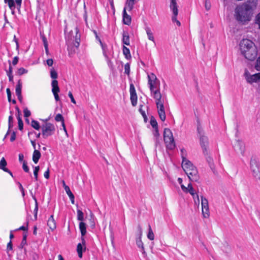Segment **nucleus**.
Returning a JSON list of instances; mask_svg holds the SVG:
<instances>
[{"label": "nucleus", "instance_id": "1", "mask_svg": "<svg viewBox=\"0 0 260 260\" xmlns=\"http://www.w3.org/2000/svg\"><path fill=\"white\" fill-rule=\"evenodd\" d=\"M240 50L241 54L249 60H254L257 55V50L253 42L249 39H243L240 44Z\"/></svg>", "mask_w": 260, "mask_h": 260}, {"label": "nucleus", "instance_id": "2", "mask_svg": "<svg viewBox=\"0 0 260 260\" xmlns=\"http://www.w3.org/2000/svg\"><path fill=\"white\" fill-rule=\"evenodd\" d=\"M252 14V8L249 4H244L239 6L236 9L237 21L242 23L249 21Z\"/></svg>", "mask_w": 260, "mask_h": 260}, {"label": "nucleus", "instance_id": "3", "mask_svg": "<svg viewBox=\"0 0 260 260\" xmlns=\"http://www.w3.org/2000/svg\"><path fill=\"white\" fill-rule=\"evenodd\" d=\"M140 0H126L125 6L123 10V23L129 25L131 23V17L128 15L126 12L127 10L128 11H131L134 5Z\"/></svg>", "mask_w": 260, "mask_h": 260}, {"label": "nucleus", "instance_id": "4", "mask_svg": "<svg viewBox=\"0 0 260 260\" xmlns=\"http://www.w3.org/2000/svg\"><path fill=\"white\" fill-rule=\"evenodd\" d=\"M250 170L253 177L260 180V163L255 157L252 156L250 159Z\"/></svg>", "mask_w": 260, "mask_h": 260}, {"label": "nucleus", "instance_id": "5", "mask_svg": "<svg viewBox=\"0 0 260 260\" xmlns=\"http://www.w3.org/2000/svg\"><path fill=\"white\" fill-rule=\"evenodd\" d=\"M164 139L167 149L172 150L175 147L173 134L169 128L164 129Z\"/></svg>", "mask_w": 260, "mask_h": 260}, {"label": "nucleus", "instance_id": "6", "mask_svg": "<svg viewBox=\"0 0 260 260\" xmlns=\"http://www.w3.org/2000/svg\"><path fill=\"white\" fill-rule=\"evenodd\" d=\"M42 135L44 138L54 134L55 127L54 124L50 122H45L41 126Z\"/></svg>", "mask_w": 260, "mask_h": 260}, {"label": "nucleus", "instance_id": "7", "mask_svg": "<svg viewBox=\"0 0 260 260\" xmlns=\"http://www.w3.org/2000/svg\"><path fill=\"white\" fill-rule=\"evenodd\" d=\"M197 130L200 138V145L202 148L203 153L204 155H207L208 138L204 135L203 131L199 126L198 127Z\"/></svg>", "mask_w": 260, "mask_h": 260}, {"label": "nucleus", "instance_id": "8", "mask_svg": "<svg viewBox=\"0 0 260 260\" xmlns=\"http://www.w3.org/2000/svg\"><path fill=\"white\" fill-rule=\"evenodd\" d=\"M148 84L150 91H153L155 89H159V81L153 73H151L150 75H148Z\"/></svg>", "mask_w": 260, "mask_h": 260}, {"label": "nucleus", "instance_id": "9", "mask_svg": "<svg viewBox=\"0 0 260 260\" xmlns=\"http://www.w3.org/2000/svg\"><path fill=\"white\" fill-rule=\"evenodd\" d=\"M181 157L182 159V167L184 171V172H188L190 170L192 169V168L196 167L193 165V164L189 160H188L186 157V155L185 154L186 151L185 149H182L181 150Z\"/></svg>", "mask_w": 260, "mask_h": 260}, {"label": "nucleus", "instance_id": "10", "mask_svg": "<svg viewBox=\"0 0 260 260\" xmlns=\"http://www.w3.org/2000/svg\"><path fill=\"white\" fill-rule=\"evenodd\" d=\"M164 103V101L162 98L155 100V104L157 108V112L160 119L162 121H164L166 118Z\"/></svg>", "mask_w": 260, "mask_h": 260}, {"label": "nucleus", "instance_id": "11", "mask_svg": "<svg viewBox=\"0 0 260 260\" xmlns=\"http://www.w3.org/2000/svg\"><path fill=\"white\" fill-rule=\"evenodd\" d=\"M244 76L247 82L250 84L257 83L260 81V72L251 75L247 70H245Z\"/></svg>", "mask_w": 260, "mask_h": 260}, {"label": "nucleus", "instance_id": "12", "mask_svg": "<svg viewBox=\"0 0 260 260\" xmlns=\"http://www.w3.org/2000/svg\"><path fill=\"white\" fill-rule=\"evenodd\" d=\"M138 237L136 239V244L139 248L141 249V250L144 256H146V252L145 251L143 243L141 240V237L142 236V229L140 225L138 226Z\"/></svg>", "mask_w": 260, "mask_h": 260}, {"label": "nucleus", "instance_id": "13", "mask_svg": "<svg viewBox=\"0 0 260 260\" xmlns=\"http://www.w3.org/2000/svg\"><path fill=\"white\" fill-rule=\"evenodd\" d=\"M201 205L202 214L204 218H208L209 217V209L208 205V201L204 197H201Z\"/></svg>", "mask_w": 260, "mask_h": 260}, {"label": "nucleus", "instance_id": "14", "mask_svg": "<svg viewBox=\"0 0 260 260\" xmlns=\"http://www.w3.org/2000/svg\"><path fill=\"white\" fill-rule=\"evenodd\" d=\"M189 179L191 181H198L199 179V176L198 175V172L196 168L194 167L192 169L190 170L188 172H185Z\"/></svg>", "mask_w": 260, "mask_h": 260}, {"label": "nucleus", "instance_id": "15", "mask_svg": "<svg viewBox=\"0 0 260 260\" xmlns=\"http://www.w3.org/2000/svg\"><path fill=\"white\" fill-rule=\"evenodd\" d=\"M130 99L132 105L136 106L137 104V95L135 90V87L133 83H131L129 85Z\"/></svg>", "mask_w": 260, "mask_h": 260}, {"label": "nucleus", "instance_id": "16", "mask_svg": "<svg viewBox=\"0 0 260 260\" xmlns=\"http://www.w3.org/2000/svg\"><path fill=\"white\" fill-rule=\"evenodd\" d=\"M52 92L54 96L56 101L59 100L58 92L60 91L58 85V81L56 80H53L51 82Z\"/></svg>", "mask_w": 260, "mask_h": 260}, {"label": "nucleus", "instance_id": "17", "mask_svg": "<svg viewBox=\"0 0 260 260\" xmlns=\"http://www.w3.org/2000/svg\"><path fill=\"white\" fill-rule=\"evenodd\" d=\"M234 149L236 151L243 154L245 151V145L244 143L239 139L236 141L234 145Z\"/></svg>", "mask_w": 260, "mask_h": 260}, {"label": "nucleus", "instance_id": "18", "mask_svg": "<svg viewBox=\"0 0 260 260\" xmlns=\"http://www.w3.org/2000/svg\"><path fill=\"white\" fill-rule=\"evenodd\" d=\"M86 250L85 241L83 237H82V243H79L77 247V251L78 256L82 258L83 252Z\"/></svg>", "mask_w": 260, "mask_h": 260}, {"label": "nucleus", "instance_id": "19", "mask_svg": "<svg viewBox=\"0 0 260 260\" xmlns=\"http://www.w3.org/2000/svg\"><path fill=\"white\" fill-rule=\"evenodd\" d=\"M182 190L186 193L189 192L195 200V193L192 186L190 183L188 184L187 187H185L184 185H181Z\"/></svg>", "mask_w": 260, "mask_h": 260}, {"label": "nucleus", "instance_id": "20", "mask_svg": "<svg viewBox=\"0 0 260 260\" xmlns=\"http://www.w3.org/2000/svg\"><path fill=\"white\" fill-rule=\"evenodd\" d=\"M47 225L52 231H53L56 229V223L54 219L53 215H51L47 221Z\"/></svg>", "mask_w": 260, "mask_h": 260}, {"label": "nucleus", "instance_id": "21", "mask_svg": "<svg viewBox=\"0 0 260 260\" xmlns=\"http://www.w3.org/2000/svg\"><path fill=\"white\" fill-rule=\"evenodd\" d=\"M170 8L171 10L172 11L173 14L178 15V10L176 0L171 1Z\"/></svg>", "mask_w": 260, "mask_h": 260}, {"label": "nucleus", "instance_id": "22", "mask_svg": "<svg viewBox=\"0 0 260 260\" xmlns=\"http://www.w3.org/2000/svg\"><path fill=\"white\" fill-rule=\"evenodd\" d=\"M10 113L11 114L9 116L8 119V131L5 135V138L9 134L10 129L13 126V117L12 115V112L11 111Z\"/></svg>", "mask_w": 260, "mask_h": 260}, {"label": "nucleus", "instance_id": "23", "mask_svg": "<svg viewBox=\"0 0 260 260\" xmlns=\"http://www.w3.org/2000/svg\"><path fill=\"white\" fill-rule=\"evenodd\" d=\"M122 43L126 45H129V37L127 31H123L122 34Z\"/></svg>", "mask_w": 260, "mask_h": 260}, {"label": "nucleus", "instance_id": "24", "mask_svg": "<svg viewBox=\"0 0 260 260\" xmlns=\"http://www.w3.org/2000/svg\"><path fill=\"white\" fill-rule=\"evenodd\" d=\"M41 156L40 152L35 149L32 154V160L35 164H37Z\"/></svg>", "mask_w": 260, "mask_h": 260}, {"label": "nucleus", "instance_id": "25", "mask_svg": "<svg viewBox=\"0 0 260 260\" xmlns=\"http://www.w3.org/2000/svg\"><path fill=\"white\" fill-rule=\"evenodd\" d=\"M150 92L151 95L155 99V100H158V99H161L162 98V95L160 93L159 89H157L155 90H153V91Z\"/></svg>", "mask_w": 260, "mask_h": 260}, {"label": "nucleus", "instance_id": "26", "mask_svg": "<svg viewBox=\"0 0 260 260\" xmlns=\"http://www.w3.org/2000/svg\"><path fill=\"white\" fill-rule=\"evenodd\" d=\"M150 92L151 95L155 99V100H158V99H161L162 98V95L160 93L159 89H157L155 90H153V91Z\"/></svg>", "mask_w": 260, "mask_h": 260}, {"label": "nucleus", "instance_id": "27", "mask_svg": "<svg viewBox=\"0 0 260 260\" xmlns=\"http://www.w3.org/2000/svg\"><path fill=\"white\" fill-rule=\"evenodd\" d=\"M206 157V159L207 161L208 162L210 168L213 170L214 169V164L213 162V158L208 155V153H207V155H204Z\"/></svg>", "mask_w": 260, "mask_h": 260}, {"label": "nucleus", "instance_id": "28", "mask_svg": "<svg viewBox=\"0 0 260 260\" xmlns=\"http://www.w3.org/2000/svg\"><path fill=\"white\" fill-rule=\"evenodd\" d=\"M100 43L102 45V49L103 50V54L106 58L107 63H108L109 67L111 68V67H112V62L111 60L110 59L109 57L107 55V54L105 52V47L101 41H100Z\"/></svg>", "mask_w": 260, "mask_h": 260}, {"label": "nucleus", "instance_id": "29", "mask_svg": "<svg viewBox=\"0 0 260 260\" xmlns=\"http://www.w3.org/2000/svg\"><path fill=\"white\" fill-rule=\"evenodd\" d=\"M79 229L81 232L82 237H83L86 233V224L83 222H80L79 223Z\"/></svg>", "mask_w": 260, "mask_h": 260}, {"label": "nucleus", "instance_id": "30", "mask_svg": "<svg viewBox=\"0 0 260 260\" xmlns=\"http://www.w3.org/2000/svg\"><path fill=\"white\" fill-rule=\"evenodd\" d=\"M67 194L68 195L70 198L71 202L72 204H74V196L73 193L71 192L70 188L69 186H66L64 189Z\"/></svg>", "mask_w": 260, "mask_h": 260}, {"label": "nucleus", "instance_id": "31", "mask_svg": "<svg viewBox=\"0 0 260 260\" xmlns=\"http://www.w3.org/2000/svg\"><path fill=\"white\" fill-rule=\"evenodd\" d=\"M145 30L146 31L148 39L154 42V38L150 28L148 26L146 27Z\"/></svg>", "mask_w": 260, "mask_h": 260}, {"label": "nucleus", "instance_id": "32", "mask_svg": "<svg viewBox=\"0 0 260 260\" xmlns=\"http://www.w3.org/2000/svg\"><path fill=\"white\" fill-rule=\"evenodd\" d=\"M21 89H22V83L21 80H19L18 81L17 85L16 87L15 92L16 95H20L21 94Z\"/></svg>", "mask_w": 260, "mask_h": 260}, {"label": "nucleus", "instance_id": "33", "mask_svg": "<svg viewBox=\"0 0 260 260\" xmlns=\"http://www.w3.org/2000/svg\"><path fill=\"white\" fill-rule=\"evenodd\" d=\"M123 53L125 56V57L126 59H129L131 58V55L130 53L129 49L125 47V46H123Z\"/></svg>", "mask_w": 260, "mask_h": 260}, {"label": "nucleus", "instance_id": "34", "mask_svg": "<svg viewBox=\"0 0 260 260\" xmlns=\"http://www.w3.org/2000/svg\"><path fill=\"white\" fill-rule=\"evenodd\" d=\"M147 236L150 240H153L154 239V235L150 224L148 225V233Z\"/></svg>", "mask_w": 260, "mask_h": 260}, {"label": "nucleus", "instance_id": "35", "mask_svg": "<svg viewBox=\"0 0 260 260\" xmlns=\"http://www.w3.org/2000/svg\"><path fill=\"white\" fill-rule=\"evenodd\" d=\"M7 165V162L4 157H2L1 160H0V169L3 170L4 171L6 170V166Z\"/></svg>", "mask_w": 260, "mask_h": 260}, {"label": "nucleus", "instance_id": "36", "mask_svg": "<svg viewBox=\"0 0 260 260\" xmlns=\"http://www.w3.org/2000/svg\"><path fill=\"white\" fill-rule=\"evenodd\" d=\"M6 3H7L10 9L11 10H14L15 9V4L14 0H7L5 2Z\"/></svg>", "mask_w": 260, "mask_h": 260}, {"label": "nucleus", "instance_id": "37", "mask_svg": "<svg viewBox=\"0 0 260 260\" xmlns=\"http://www.w3.org/2000/svg\"><path fill=\"white\" fill-rule=\"evenodd\" d=\"M31 125L33 128H34L36 130H39L40 128V125L39 122L35 120H32L31 121Z\"/></svg>", "mask_w": 260, "mask_h": 260}, {"label": "nucleus", "instance_id": "38", "mask_svg": "<svg viewBox=\"0 0 260 260\" xmlns=\"http://www.w3.org/2000/svg\"><path fill=\"white\" fill-rule=\"evenodd\" d=\"M50 76H51V78L54 80H56V79L57 78V77H58L57 73L53 68L51 69Z\"/></svg>", "mask_w": 260, "mask_h": 260}, {"label": "nucleus", "instance_id": "39", "mask_svg": "<svg viewBox=\"0 0 260 260\" xmlns=\"http://www.w3.org/2000/svg\"><path fill=\"white\" fill-rule=\"evenodd\" d=\"M150 122L152 127H153L154 128H158L157 122L155 119L154 118V117L152 116L151 117Z\"/></svg>", "mask_w": 260, "mask_h": 260}, {"label": "nucleus", "instance_id": "40", "mask_svg": "<svg viewBox=\"0 0 260 260\" xmlns=\"http://www.w3.org/2000/svg\"><path fill=\"white\" fill-rule=\"evenodd\" d=\"M77 218L80 221H82L84 219L83 213L80 210H77Z\"/></svg>", "mask_w": 260, "mask_h": 260}, {"label": "nucleus", "instance_id": "41", "mask_svg": "<svg viewBox=\"0 0 260 260\" xmlns=\"http://www.w3.org/2000/svg\"><path fill=\"white\" fill-rule=\"evenodd\" d=\"M124 73L128 76L130 73V64L129 63H127L124 65Z\"/></svg>", "mask_w": 260, "mask_h": 260}, {"label": "nucleus", "instance_id": "42", "mask_svg": "<svg viewBox=\"0 0 260 260\" xmlns=\"http://www.w3.org/2000/svg\"><path fill=\"white\" fill-rule=\"evenodd\" d=\"M39 169H40L39 166H36L34 168V174L35 178L36 181L38 180V172H39Z\"/></svg>", "mask_w": 260, "mask_h": 260}, {"label": "nucleus", "instance_id": "43", "mask_svg": "<svg viewBox=\"0 0 260 260\" xmlns=\"http://www.w3.org/2000/svg\"><path fill=\"white\" fill-rule=\"evenodd\" d=\"M55 120L56 121L62 122L63 121H64V118L61 114H57L55 117Z\"/></svg>", "mask_w": 260, "mask_h": 260}, {"label": "nucleus", "instance_id": "44", "mask_svg": "<svg viewBox=\"0 0 260 260\" xmlns=\"http://www.w3.org/2000/svg\"><path fill=\"white\" fill-rule=\"evenodd\" d=\"M27 72V71L23 68H20L18 70L17 73L19 75H22Z\"/></svg>", "mask_w": 260, "mask_h": 260}, {"label": "nucleus", "instance_id": "45", "mask_svg": "<svg viewBox=\"0 0 260 260\" xmlns=\"http://www.w3.org/2000/svg\"><path fill=\"white\" fill-rule=\"evenodd\" d=\"M255 68L257 71H260V55L256 60Z\"/></svg>", "mask_w": 260, "mask_h": 260}, {"label": "nucleus", "instance_id": "46", "mask_svg": "<svg viewBox=\"0 0 260 260\" xmlns=\"http://www.w3.org/2000/svg\"><path fill=\"white\" fill-rule=\"evenodd\" d=\"M23 113L25 117H28L31 114L30 111L27 108L24 109Z\"/></svg>", "mask_w": 260, "mask_h": 260}, {"label": "nucleus", "instance_id": "47", "mask_svg": "<svg viewBox=\"0 0 260 260\" xmlns=\"http://www.w3.org/2000/svg\"><path fill=\"white\" fill-rule=\"evenodd\" d=\"M255 23L258 25L260 29V12L256 15L255 19Z\"/></svg>", "mask_w": 260, "mask_h": 260}, {"label": "nucleus", "instance_id": "48", "mask_svg": "<svg viewBox=\"0 0 260 260\" xmlns=\"http://www.w3.org/2000/svg\"><path fill=\"white\" fill-rule=\"evenodd\" d=\"M22 168H23V170L25 172H27V173L29 172V168L27 166V164H26V162L25 161L23 162Z\"/></svg>", "mask_w": 260, "mask_h": 260}, {"label": "nucleus", "instance_id": "49", "mask_svg": "<svg viewBox=\"0 0 260 260\" xmlns=\"http://www.w3.org/2000/svg\"><path fill=\"white\" fill-rule=\"evenodd\" d=\"M205 6L206 10H209L210 9L211 6L210 2L208 0H205Z\"/></svg>", "mask_w": 260, "mask_h": 260}, {"label": "nucleus", "instance_id": "50", "mask_svg": "<svg viewBox=\"0 0 260 260\" xmlns=\"http://www.w3.org/2000/svg\"><path fill=\"white\" fill-rule=\"evenodd\" d=\"M12 248H13L12 243L11 240H10V241L7 244V252H8V251L9 250H12Z\"/></svg>", "mask_w": 260, "mask_h": 260}, {"label": "nucleus", "instance_id": "51", "mask_svg": "<svg viewBox=\"0 0 260 260\" xmlns=\"http://www.w3.org/2000/svg\"><path fill=\"white\" fill-rule=\"evenodd\" d=\"M33 199H34V200L35 201V208L34 209V213H37L38 210V205L37 200L35 197H33Z\"/></svg>", "mask_w": 260, "mask_h": 260}, {"label": "nucleus", "instance_id": "52", "mask_svg": "<svg viewBox=\"0 0 260 260\" xmlns=\"http://www.w3.org/2000/svg\"><path fill=\"white\" fill-rule=\"evenodd\" d=\"M18 128L19 129L22 131L23 128V123L22 120H19V122H18Z\"/></svg>", "mask_w": 260, "mask_h": 260}, {"label": "nucleus", "instance_id": "53", "mask_svg": "<svg viewBox=\"0 0 260 260\" xmlns=\"http://www.w3.org/2000/svg\"><path fill=\"white\" fill-rule=\"evenodd\" d=\"M6 92L8 95V99L9 102H11V90L9 88H7L6 89Z\"/></svg>", "mask_w": 260, "mask_h": 260}, {"label": "nucleus", "instance_id": "54", "mask_svg": "<svg viewBox=\"0 0 260 260\" xmlns=\"http://www.w3.org/2000/svg\"><path fill=\"white\" fill-rule=\"evenodd\" d=\"M68 95L71 99V102L74 104H76V101L73 97L72 93L71 91L69 92Z\"/></svg>", "mask_w": 260, "mask_h": 260}, {"label": "nucleus", "instance_id": "55", "mask_svg": "<svg viewBox=\"0 0 260 260\" xmlns=\"http://www.w3.org/2000/svg\"><path fill=\"white\" fill-rule=\"evenodd\" d=\"M153 135L154 137H155L156 138V139L159 137V132H158V128H154V131L153 132Z\"/></svg>", "mask_w": 260, "mask_h": 260}, {"label": "nucleus", "instance_id": "56", "mask_svg": "<svg viewBox=\"0 0 260 260\" xmlns=\"http://www.w3.org/2000/svg\"><path fill=\"white\" fill-rule=\"evenodd\" d=\"M42 39L44 44V46H48V42L46 38L44 36H42Z\"/></svg>", "mask_w": 260, "mask_h": 260}, {"label": "nucleus", "instance_id": "57", "mask_svg": "<svg viewBox=\"0 0 260 260\" xmlns=\"http://www.w3.org/2000/svg\"><path fill=\"white\" fill-rule=\"evenodd\" d=\"M18 59H19V58L18 56L14 57L13 59V61H12L13 65L15 66L16 64H17V63L18 62Z\"/></svg>", "mask_w": 260, "mask_h": 260}, {"label": "nucleus", "instance_id": "58", "mask_svg": "<svg viewBox=\"0 0 260 260\" xmlns=\"http://www.w3.org/2000/svg\"><path fill=\"white\" fill-rule=\"evenodd\" d=\"M16 139V133L15 132H13L10 138V141L11 142H13Z\"/></svg>", "mask_w": 260, "mask_h": 260}, {"label": "nucleus", "instance_id": "59", "mask_svg": "<svg viewBox=\"0 0 260 260\" xmlns=\"http://www.w3.org/2000/svg\"><path fill=\"white\" fill-rule=\"evenodd\" d=\"M13 40H14V41L16 43V49L18 50V49H19V43H18V41L17 39L16 38V37L15 35H14V36Z\"/></svg>", "mask_w": 260, "mask_h": 260}, {"label": "nucleus", "instance_id": "60", "mask_svg": "<svg viewBox=\"0 0 260 260\" xmlns=\"http://www.w3.org/2000/svg\"><path fill=\"white\" fill-rule=\"evenodd\" d=\"M47 64L48 66L51 67L53 63V60L52 59H48L46 61Z\"/></svg>", "mask_w": 260, "mask_h": 260}, {"label": "nucleus", "instance_id": "61", "mask_svg": "<svg viewBox=\"0 0 260 260\" xmlns=\"http://www.w3.org/2000/svg\"><path fill=\"white\" fill-rule=\"evenodd\" d=\"M44 177L46 179H48L49 178V169H47L46 171L44 173Z\"/></svg>", "mask_w": 260, "mask_h": 260}, {"label": "nucleus", "instance_id": "62", "mask_svg": "<svg viewBox=\"0 0 260 260\" xmlns=\"http://www.w3.org/2000/svg\"><path fill=\"white\" fill-rule=\"evenodd\" d=\"M18 9H20L21 5L22 0H15Z\"/></svg>", "mask_w": 260, "mask_h": 260}, {"label": "nucleus", "instance_id": "63", "mask_svg": "<svg viewBox=\"0 0 260 260\" xmlns=\"http://www.w3.org/2000/svg\"><path fill=\"white\" fill-rule=\"evenodd\" d=\"M139 111L140 112V113H141V114L143 115V116L144 117V118H145L146 117V114H145V112L144 111H143L141 108H140L139 109Z\"/></svg>", "mask_w": 260, "mask_h": 260}, {"label": "nucleus", "instance_id": "64", "mask_svg": "<svg viewBox=\"0 0 260 260\" xmlns=\"http://www.w3.org/2000/svg\"><path fill=\"white\" fill-rule=\"evenodd\" d=\"M7 75H12V68L11 66H9V71L7 72Z\"/></svg>", "mask_w": 260, "mask_h": 260}]
</instances>
